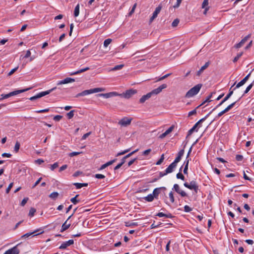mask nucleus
<instances>
[{
	"instance_id": "obj_1",
	"label": "nucleus",
	"mask_w": 254,
	"mask_h": 254,
	"mask_svg": "<svg viewBox=\"0 0 254 254\" xmlns=\"http://www.w3.org/2000/svg\"><path fill=\"white\" fill-rule=\"evenodd\" d=\"M105 90V89L104 88H95L89 90H85L83 91L78 93L76 96L75 97H78L80 96H86L90 94L94 93H97L99 92H102L104 91Z\"/></svg>"
},
{
	"instance_id": "obj_2",
	"label": "nucleus",
	"mask_w": 254,
	"mask_h": 254,
	"mask_svg": "<svg viewBox=\"0 0 254 254\" xmlns=\"http://www.w3.org/2000/svg\"><path fill=\"white\" fill-rule=\"evenodd\" d=\"M202 87L201 84H198L190 89L186 94V98H190L196 95Z\"/></svg>"
},
{
	"instance_id": "obj_3",
	"label": "nucleus",
	"mask_w": 254,
	"mask_h": 254,
	"mask_svg": "<svg viewBox=\"0 0 254 254\" xmlns=\"http://www.w3.org/2000/svg\"><path fill=\"white\" fill-rule=\"evenodd\" d=\"M30 89H31V88H28L24 89L15 90V91L11 92L8 94H2L1 95V98H0V101H1L5 99H7L11 96L16 95L18 94L24 92L25 91L29 90Z\"/></svg>"
},
{
	"instance_id": "obj_4",
	"label": "nucleus",
	"mask_w": 254,
	"mask_h": 254,
	"mask_svg": "<svg viewBox=\"0 0 254 254\" xmlns=\"http://www.w3.org/2000/svg\"><path fill=\"white\" fill-rule=\"evenodd\" d=\"M211 113L212 111L210 112L207 115L205 116V117L202 118L199 121H198L196 123H195L193 127L189 130L188 133V136L190 135L192 133V132L195 130L196 128L198 126V125L202 123L203 122H204Z\"/></svg>"
},
{
	"instance_id": "obj_5",
	"label": "nucleus",
	"mask_w": 254,
	"mask_h": 254,
	"mask_svg": "<svg viewBox=\"0 0 254 254\" xmlns=\"http://www.w3.org/2000/svg\"><path fill=\"white\" fill-rule=\"evenodd\" d=\"M236 82H235L234 84L230 87V89H229V93L226 96H225V98L221 101V102L219 104H218L216 107L215 108H214L211 111L212 112L214 111L216 108H217L218 107H219V106H221L225 102H226L227 100H228L230 98V97L232 96V95L233 94V92H234V89L233 90H232V88H233V87L235 85V84H236Z\"/></svg>"
},
{
	"instance_id": "obj_6",
	"label": "nucleus",
	"mask_w": 254,
	"mask_h": 254,
	"mask_svg": "<svg viewBox=\"0 0 254 254\" xmlns=\"http://www.w3.org/2000/svg\"><path fill=\"white\" fill-rule=\"evenodd\" d=\"M131 121L132 118H128L125 117L118 122V124L123 127H127L131 124Z\"/></svg>"
},
{
	"instance_id": "obj_7",
	"label": "nucleus",
	"mask_w": 254,
	"mask_h": 254,
	"mask_svg": "<svg viewBox=\"0 0 254 254\" xmlns=\"http://www.w3.org/2000/svg\"><path fill=\"white\" fill-rule=\"evenodd\" d=\"M21 243L17 244L16 246L6 251L4 254H19V250L17 248V246L20 245Z\"/></svg>"
},
{
	"instance_id": "obj_8",
	"label": "nucleus",
	"mask_w": 254,
	"mask_h": 254,
	"mask_svg": "<svg viewBox=\"0 0 254 254\" xmlns=\"http://www.w3.org/2000/svg\"><path fill=\"white\" fill-rule=\"evenodd\" d=\"M167 86L166 84H163L158 88L153 90L150 93H151V96L153 94L157 95L160 93L162 90L166 88H167Z\"/></svg>"
},
{
	"instance_id": "obj_9",
	"label": "nucleus",
	"mask_w": 254,
	"mask_h": 254,
	"mask_svg": "<svg viewBox=\"0 0 254 254\" xmlns=\"http://www.w3.org/2000/svg\"><path fill=\"white\" fill-rule=\"evenodd\" d=\"M167 86L166 84H163L158 88L153 90L150 93H151V96L153 94L157 95L160 93L162 90L166 88H167Z\"/></svg>"
},
{
	"instance_id": "obj_10",
	"label": "nucleus",
	"mask_w": 254,
	"mask_h": 254,
	"mask_svg": "<svg viewBox=\"0 0 254 254\" xmlns=\"http://www.w3.org/2000/svg\"><path fill=\"white\" fill-rule=\"evenodd\" d=\"M184 185L188 189L192 190V189H194L195 187H196L198 185L195 181L192 180L190 182V184L188 183H185Z\"/></svg>"
},
{
	"instance_id": "obj_11",
	"label": "nucleus",
	"mask_w": 254,
	"mask_h": 254,
	"mask_svg": "<svg viewBox=\"0 0 254 254\" xmlns=\"http://www.w3.org/2000/svg\"><path fill=\"white\" fill-rule=\"evenodd\" d=\"M173 189L182 196L185 197L187 196V193L183 190H181L178 184H175L173 187Z\"/></svg>"
},
{
	"instance_id": "obj_12",
	"label": "nucleus",
	"mask_w": 254,
	"mask_h": 254,
	"mask_svg": "<svg viewBox=\"0 0 254 254\" xmlns=\"http://www.w3.org/2000/svg\"><path fill=\"white\" fill-rule=\"evenodd\" d=\"M137 93V91L136 90L130 89L127 90L125 93H124L123 96L127 99L129 98L132 95L135 94Z\"/></svg>"
},
{
	"instance_id": "obj_13",
	"label": "nucleus",
	"mask_w": 254,
	"mask_h": 254,
	"mask_svg": "<svg viewBox=\"0 0 254 254\" xmlns=\"http://www.w3.org/2000/svg\"><path fill=\"white\" fill-rule=\"evenodd\" d=\"M251 72L249 73L244 78H243L240 82H239L236 85V87L234 88L235 90L236 88H239L240 87L243 85L249 79Z\"/></svg>"
},
{
	"instance_id": "obj_14",
	"label": "nucleus",
	"mask_w": 254,
	"mask_h": 254,
	"mask_svg": "<svg viewBox=\"0 0 254 254\" xmlns=\"http://www.w3.org/2000/svg\"><path fill=\"white\" fill-rule=\"evenodd\" d=\"M118 93L115 92H109L107 93H100L97 95L99 97H103L105 98H109L113 96L117 95Z\"/></svg>"
},
{
	"instance_id": "obj_15",
	"label": "nucleus",
	"mask_w": 254,
	"mask_h": 254,
	"mask_svg": "<svg viewBox=\"0 0 254 254\" xmlns=\"http://www.w3.org/2000/svg\"><path fill=\"white\" fill-rule=\"evenodd\" d=\"M74 241L73 240H69L67 242H64L59 247V249L64 250L68 246L73 244Z\"/></svg>"
},
{
	"instance_id": "obj_16",
	"label": "nucleus",
	"mask_w": 254,
	"mask_h": 254,
	"mask_svg": "<svg viewBox=\"0 0 254 254\" xmlns=\"http://www.w3.org/2000/svg\"><path fill=\"white\" fill-rule=\"evenodd\" d=\"M184 149L181 150L178 153L177 157L175 158L174 162L175 164H177L178 162H179L182 158V157L183 156L184 154Z\"/></svg>"
},
{
	"instance_id": "obj_17",
	"label": "nucleus",
	"mask_w": 254,
	"mask_h": 254,
	"mask_svg": "<svg viewBox=\"0 0 254 254\" xmlns=\"http://www.w3.org/2000/svg\"><path fill=\"white\" fill-rule=\"evenodd\" d=\"M73 215V214L70 215L68 219L65 221V222L62 225V229L61 230V232H63L64 231L66 230L67 229H68L70 226V224H67V221L68 219H70V218L71 217V216Z\"/></svg>"
},
{
	"instance_id": "obj_18",
	"label": "nucleus",
	"mask_w": 254,
	"mask_h": 254,
	"mask_svg": "<svg viewBox=\"0 0 254 254\" xmlns=\"http://www.w3.org/2000/svg\"><path fill=\"white\" fill-rule=\"evenodd\" d=\"M74 81H75V80L73 78H71L70 77H67V78H65L64 79L59 81L57 83V85H61V84H67V83H68L70 82H74Z\"/></svg>"
},
{
	"instance_id": "obj_19",
	"label": "nucleus",
	"mask_w": 254,
	"mask_h": 254,
	"mask_svg": "<svg viewBox=\"0 0 254 254\" xmlns=\"http://www.w3.org/2000/svg\"><path fill=\"white\" fill-rule=\"evenodd\" d=\"M177 164L174 162H172L165 170L166 173H171L173 172L174 169L176 167Z\"/></svg>"
},
{
	"instance_id": "obj_20",
	"label": "nucleus",
	"mask_w": 254,
	"mask_h": 254,
	"mask_svg": "<svg viewBox=\"0 0 254 254\" xmlns=\"http://www.w3.org/2000/svg\"><path fill=\"white\" fill-rule=\"evenodd\" d=\"M56 89V87H54L50 90H47L46 91L41 92L37 94L38 97L39 98L43 97L45 95H47L50 94L52 91L55 90Z\"/></svg>"
},
{
	"instance_id": "obj_21",
	"label": "nucleus",
	"mask_w": 254,
	"mask_h": 254,
	"mask_svg": "<svg viewBox=\"0 0 254 254\" xmlns=\"http://www.w3.org/2000/svg\"><path fill=\"white\" fill-rule=\"evenodd\" d=\"M56 89V87H54L50 90H47L46 91L41 92L37 94L38 97L39 98L43 97L45 95H47L50 94L52 91L55 90Z\"/></svg>"
},
{
	"instance_id": "obj_22",
	"label": "nucleus",
	"mask_w": 254,
	"mask_h": 254,
	"mask_svg": "<svg viewBox=\"0 0 254 254\" xmlns=\"http://www.w3.org/2000/svg\"><path fill=\"white\" fill-rule=\"evenodd\" d=\"M56 89V87H54L50 90H47L46 91L41 92L37 94L38 97L39 98L43 97L45 95H47L50 94L52 91L55 90Z\"/></svg>"
},
{
	"instance_id": "obj_23",
	"label": "nucleus",
	"mask_w": 254,
	"mask_h": 254,
	"mask_svg": "<svg viewBox=\"0 0 254 254\" xmlns=\"http://www.w3.org/2000/svg\"><path fill=\"white\" fill-rule=\"evenodd\" d=\"M151 97V93H148L146 95H144L142 96V97L139 99V102L140 103H143L145 101L148 99H149Z\"/></svg>"
},
{
	"instance_id": "obj_24",
	"label": "nucleus",
	"mask_w": 254,
	"mask_h": 254,
	"mask_svg": "<svg viewBox=\"0 0 254 254\" xmlns=\"http://www.w3.org/2000/svg\"><path fill=\"white\" fill-rule=\"evenodd\" d=\"M37 231H38L37 230H35V231H34L33 232H29V233H26L25 234L22 235L21 237V239H28L30 236L33 237L32 236L34 234L37 233Z\"/></svg>"
},
{
	"instance_id": "obj_25",
	"label": "nucleus",
	"mask_w": 254,
	"mask_h": 254,
	"mask_svg": "<svg viewBox=\"0 0 254 254\" xmlns=\"http://www.w3.org/2000/svg\"><path fill=\"white\" fill-rule=\"evenodd\" d=\"M209 65V62H206L205 64L202 66L200 69L197 72L196 75L199 76L203 71Z\"/></svg>"
},
{
	"instance_id": "obj_26",
	"label": "nucleus",
	"mask_w": 254,
	"mask_h": 254,
	"mask_svg": "<svg viewBox=\"0 0 254 254\" xmlns=\"http://www.w3.org/2000/svg\"><path fill=\"white\" fill-rule=\"evenodd\" d=\"M89 69V67H86L84 68H82V69H81L80 70H78L76 71H75V72H71L69 73V75H76V74H79L81 72H84V71H86L88 70Z\"/></svg>"
},
{
	"instance_id": "obj_27",
	"label": "nucleus",
	"mask_w": 254,
	"mask_h": 254,
	"mask_svg": "<svg viewBox=\"0 0 254 254\" xmlns=\"http://www.w3.org/2000/svg\"><path fill=\"white\" fill-rule=\"evenodd\" d=\"M161 8H162V6L161 5H159L158 6H157L156 8L155 11L153 12V15L156 17L157 16L158 14L160 12Z\"/></svg>"
},
{
	"instance_id": "obj_28",
	"label": "nucleus",
	"mask_w": 254,
	"mask_h": 254,
	"mask_svg": "<svg viewBox=\"0 0 254 254\" xmlns=\"http://www.w3.org/2000/svg\"><path fill=\"white\" fill-rule=\"evenodd\" d=\"M160 193V189L159 188H156L153 190V195L154 197V198H157L159 194Z\"/></svg>"
},
{
	"instance_id": "obj_29",
	"label": "nucleus",
	"mask_w": 254,
	"mask_h": 254,
	"mask_svg": "<svg viewBox=\"0 0 254 254\" xmlns=\"http://www.w3.org/2000/svg\"><path fill=\"white\" fill-rule=\"evenodd\" d=\"M154 197L153 196L152 194H150L148 195L147 196L145 197L144 199L148 202H151L153 200Z\"/></svg>"
},
{
	"instance_id": "obj_30",
	"label": "nucleus",
	"mask_w": 254,
	"mask_h": 254,
	"mask_svg": "<svg viewBox=\"0 0 254 254\" xmlns=\"http://www.w3.org/2000/svg\"><path fill=\"white\" fill-rule=\"evenodd\" d=\"M79 13V5L78 4L75 7L74 11V15L75 17L78 16Z\"/></svg>"
},
{
	"instance_id": "obj_31",
	"label": "nucleus",
	"mask_w": 254,
	"mask_h": 254,
	"mask_svg": "<svg viewBox=\"0 0 254 254\" xmlns=\"http://www.w3.org/2000/svg\"><path fill=\"white\" fill-rule=\"evenodd\" d=\"M124 66V64H121L115 65L113 68L111 69V70L115 71L121 69Z\"/></svg>"
},
{
	"instance_id": "obj_32",
	"label": "nucleus",
	"mask_w": 254,
	"mask_h": 254,
	"mask_svg": "<svg viewBox=\"0 0 254 254\" xmlns=\"http://www.w3.org/2000/svg\"><path fill=\"white\" fill-rule=\"evenodd\" d=\"M59 195L58 192H53L50 194L49 197L52 199H56L58 197Z\"/></svg>"
},
{
	"instance_id": "obj_33",
	"label": "nucleus",
	"mask_w": 254,
	"mask_h": 254,
	"mask_svg": "<svg viewBox=\"0 0 254 254\" xmlns=\"http://www.w3.org/2000/svg\"><path fill=\"white\" fill-rule=\"evenodd\" d=\"M254 80L253 81V82L250 84L247 87V88L246 89L245 92H244V93L243 95L245 94H247V93H248V92L251 89V88L253 87V86H254Z\"/></svg>"
},
{
	"instance_id": "obj_34",
	"label": "nucleus",
	"mask_w": 254,
	"mask_h": 254,
	"mask_svg": "<svg viewBox=\"0 0 254 254\" xmlns=\"http://www.w3.org/2000/svg\"><path fill=\"white\" fill-rule=\"evenodd\" d=\"M79 196L78 194H76L74 197L71 198L70 201L73 203L74 204H77L79 200L77 199V198Z\"/></svg>"
},
{
	"instance_id": "obj_35",
	"label": "nucleus",
	"mask_w": 254,
	"mask_h": 254,
	"mask_svg": "<svg viewBox=\"0 0 254 254\" xmlns=\"http://www.w3.org/2000/svg\"><path fill=\"white\" fill-rule=\"evenodd\" d=\"M138 224L136 222H125V225L127 227H130L133 226H137Z\"/></svg>"
},
{
	"instance_id": "obj_36",
	"label": "nucleus",
	"mask_w": 254,
	"mask_h": 254,
	"mask_svg": "<svg viewBox=\"0 0 254 254\" xmlns=\"http://www.w3.org/2000/svg\"><path fill=\"white\" fill-rule=\"evenodd\" d=\"M236 103V102H234L229 105L227 107H226L224 110H225V112H228L230 110H231L232 108H233Z\"/></svg>"
},
{
	"instance_id": "obj_37",
	"label": "nucleus",
	"mask_w": 254,
	"mask_h": 254,
	"mask_svg": "<svg viewBox=\"0 0 254 254\" xmlns=\"http://www.w3.org/2000/svg\"><path fill=\"white\" fill-rule=\"evenodd\" d=\"M75 110H71L68 113H67L66 116L68 119H71L74 116V112Z\"/></svg>"
},
{
	"instance_id": "obj_38",
	"label": "nucleus",
	"mask_w": 254,
	"mask_h": 254,
	"mask_svg": "<svg viewBox=\"0 0 254 254\" xmlns=\"http://www.w3.org/2000/svg\"><path fill=\"white\" fill-rule=\"evenodd\" d=\"M36 230H37L38 231H37V233H36L35 234H34L32 237H34V236H38L39 235H40V234H42L43 233H44V231L43 230V229L42 228H39V229H36Z\"/></svg>"
},
{
	"instance_id": "obj_39",
	"label": "nucleus",
	"mask_w": 254,
	"mask_h": 254,
	"mask_svg": "<svg viewBox=\"0 0 254 254\" xmlns=\"http://www.w3.org/2000/svg\"><path fill=\"white\" fill-rule=\"evenodd\" d=\"M179 22H180V20L179 19L176 18V19H174V21H173V22L172 23V26L173 27H176L177 26H178Z\"/></svg>"
},
{
	"instance_id": "obj_40",
	"label": "nucleus",
	"mask_w": 254,
	"mask_h": 254,
	"mask_svg": "<svg viewBox=\"0 0 254 254\" xmlns=\"http://www.w3.org/2000/svg\"><path fill=\"white\" fill-rule=\"evenodd\" d=\"M164 155L163 154L160 158L158 160V161L156 162V164L157 165H160L164 161Z\"/></svg>"
},
{
	"instance_id": "obj_41",
	"label": "nucleus",
	"mask_w": 254,
	"mask_h": 254,
	"mask_svg": "<svg viewBox=\"0 0 254 254\" xmlns=\"http://www.w3.org/2000/svg\"><path fill=\"white\" fill-rule=\"evenodd\" d=\"M36 209L33 208V207H32L30 208V210H29V216L32 217V216H33L35 213L36 212Z\"/></svg>"
},
{
	"instance_id": "obj_42",
	"label": "nucleus",
	"mask_w": 254,
	"mask_h": 254,
	"mask_svg": "<svg viewBox=\"0 0 254 254\" xmlns=\"http://www.w3.org/2000/svg\"><path fill=\"white\" fill-rule=\"evenodd\" d=\"M112 42V39H106L104 42V46L105 47H107Z\"/></svg>"
},
{
	"instance_id": "obj_43",
	"label": "nucleus",
	"mask_w": 254,
	"mask_h": 254,
	"mask_svg": "<svg viewBox=\"0 0 254 254\" xmlns=\"http://www.w3.org/2000/svg\"><path fill=\"white\" fill-rule=\"evenodd\" d=\"M20 143L18 141H16V143L15 144V146H14V151L16 152H17L18 151L19 148H20Z\"/></svg>"
},
{
	"instance_id": "obj_44",
	"label": "nucleus",
	"mask_w": 254,
	"mask_h": 254,
	"mask_svg": "<svg viewBox=\"0 0 254 254\" xmlns=\"http://www.w3.org/2000/svg\"><path fill=\"white\" fill-rule=\"evenodd\" d=\"M174 127H175V126L172 125L168 129H167L165 132L166 133V134H169L170 133H171L173 131Z\"/></svg>"
},
{
	"instance_id": "obj_45",
	"label": "nucleus",
	"mask_w": 254,
	"mask_h": 254,
	"mask_svg": "<svg viewBox=\"0 0 254 254\" xmlns=\"http://www.w3.org/2000/svg\"><path fill=\"white\" fill-rule=\"evenodd\" d=\"M176 177L177 179H179L183 181L185 180V177L181 172H179L177 174Z\"/></svg>"
},
{
	"instance_id": "obj_46",
	"label": "nucleus",
	"mask_w": 254,
	"mask_h": 254,
	"mask_svg": "<svg viewBox=\"0 0 254 254\" xmlns=\"http://www.w3.org/2000/svg\"><path fill=\"white\" fill-rule=\"evenodd\" d=\"M243 55V52H241V53H239L237 55V56L236 57H235L234 58V59H233V61L234 63H236V62L238 61V60L239 59V58L242 56Z\"/></svg>"
},
{
	"instance_id": "obj_47",
	"label": "nucleus",
	"mask_w": 254,
	"mask_h": 254,
	"mask_svg": "<svg viewBox=\"0 0 254 254\" xmlns=\"http://www.w3.org/2000/svg\"><path fill=\"white\" fill-rule=\"evenodd\" d=\"M172 73H170L165 74V75L163 76L162 77H160L156 81H159L162 80L166 78L168 76H169Z\"/></svg>"
},
{
	"instance_id": "obj_48",
	"label": "nucleus",
	"mask_w": 254,
	"mask_h": 254,
	"mask_svg": "<svg viewBox=\"0 0 254 254\" xmlns=\"http://www.w3.org/2000/svg\"><path fill=\"white\" fill-rule=\"evenodd\" d=\"M136 5H137L136 3L134 4V5H133L131 10L129 12V15H132L134 13L135 9L136 7Z\"/></svg>"
},
{
	"instance_id": "obj_49",
	"label": "nucleus",
	"mask_w": 254,
	"mask_h": 254,
	"mask_svg": "<svg viewBox=\"0 0 254 254\" xmlns=\"http://www.w3.org/2000/svg\"><path fill=\"white\" fill-rule=\"evenodd\" d=\"M59 166V164L58 162H56L53 165H51V170L53 171L55 169L58 168Z\"/></svg>"
},
{
	"instance_id": "obj_50",
	"label": "nucleus",
	"mask_w": 254,
	"mask_h": 254,
	"mask_svg": "<svg viewBox=\"0 0 254 254\" xmlns=\"http://www.w3.org/2000/svg\"><path fill=\"white\" fill-rule=\"evenodd\" d=\"M208 5V0H204L202 3V8H204Z\"/></svg>"
},
{
	"instance_id": "obj_51",
	"label": "nucleus",
	"mask_w": 254,
	"mask_h": 254,
	"mask_svg": "<svg viewBox=\"0 0 254 254\" xmlns=\"http://www.w3.org/2000/svg\"><path fill=\"white\" fill-rule=\"evenodd\" d=\"M169 197H170L171 201L172 203H173L174 202V201H175V199H174V195H173V192L171 191L169 193Z\"/></svg>"
},
{
	"instance_id": "obj_52",
	"label": "nucleus",
	"mask_w": 254,
	"mask_h": 254,
	"mask_svg": "<svg viewBox=\"0 0 254 254\" xmlns=\"http://www.w3.org/2000/svg\"><path fill=\"white\" fill-rule=\"evenodd\" d=\"M18 68V66L15 67L12 69L7 74L8 76H11L13 73H14Z\"/></svg>"
},
{
	"instance_id": "obj_53",
	"label": "nucleus",
	"mask_w": 254,
	"mask_h": 254,
	"mask_svg": "<svg viewBox=\"0 0 254 254\" xmlns=\"http://www.w3.org/2000/svg\"><path fill=\"white\" fill-rule=\"evenodd\" d=\"M129 150H130V149H126L122 152H119L117 154L116 156H120L122 155H124V154H126V153L128 152V151H129Z\"/></svg>"
},
{
	"instance_id": "obj_54",
	"label": "nucleus",
	"mask_w": 254,
	"mask_h": 254,
	"mask_svg": "<svg viewBox=\"0 0 254 254\" xmlns=\"http://www.w3.org/2000/svg\"><path fill=\"white\" fill-rule=\"evenodd\" d=\"M192 210V209L188 205L184 206V211L186 212H189Z\"/></svg>"
},
{
	"instance_id": "obj_55",
	"label": "nucleus",
	"mask_w": 254,
	"mask_h": 254,
	"mask_svg": "<svg viewBox=\"0 0 254 254\" xmlns=\"http://www.w3.org/2000/svg\"><path fill=\"white\" fill-rule=\"evenodd\" d=\"M28 200V197H25L21 202L20 205L22 206H24L25 205V204L27 203Z\"/></svg>"
},
{
	"instance_id": "obj_56",
	"label": "nucleus",
	"mask_w": 254,
	"mask_h": 254,
	"mask_svg": "<svg viewBox=\"0 0 254 254\" xmlns=\"http://www.w3.org/2000/svg\"><path fill=\"white\" fill-rule=\"evenodd\" d=\"M196 109H196V108H195V109H194L193 110H192V111H191L189 113V114H188V116H189V117H190V116H192V115H196Z\"/></svg>"
},
{
	"instance_id": "obj_57",
	"label": "nucleus",
	"mask_w": 254,
	"mask_h": 254,
	"mask_svg": "<svg viewBox=\"0 0 254 254\" xmlns=\"http://www.w3.org/2000/svg\"><path fill=\"white\" fill-rule=\"evenodd\" d=\"M63 118V116H61V115H56L54 117V120L55 121H59L60 120H61Z\"/></svg>"
},
{
	"instance_id": "obj_58",
	"label": "nucleus",
	"mask_w": 254,
	"mask_h": 254,
	"mask_svg": "<svg viewBox=\"0 0 254 254\" xmlns=\"http://www.w3.org/2000/svg\"><path fill=\"white\" fill-rule=\"evenodd\" d=\"M189 161H190V159H187L186 158V160L184 162V164H185V169H188V166H189Z\"/></svg>"
},
{
	"instance_id": "obj_59",
	"label": "nucleus",
	"mask_w": 254,
	"mask_h": 254,
	"mask_svg": "<svg viewBox=\"0 0 254 254\" xmlns=\"http://www.w3.org/2000/svg\"><path fill=\"white\" fill-rule=\"evenodd\" d=\"M213 94V93H211L209 95H208L206 99L205 100V102H211L212 100H210L211 98L212 97V94Z\"/></svg>"
},
{
	"instance_id": "obj_60",
	"label": "nucleus",
	"mask_w": 254,
	"mask_h": 254,
	"mask_svg": "<svg viewBox=\"0 0 254 254\" xmlns=\"http://www.w3.org/2000/svg\"><path fill=\"white\" fill-rule=\"evenodd\" d=\"M151 151V149H148L143 152L142 155H144V156H146V155H148L149 153H150Z\"/></svg>"
},
{
	"instance_id": "obj_61",
	"label": "nucleus",
	"mask_w": 254,
	"mask_h": 254,
	"mask_svg": "<svg viewBox=\"0 0 254 254\" xmlns=\"http://www.w3.org/2000/svg\"><path fill=\"white\" fill-rule=\"evenodd\" d=\"M13 185V183H10L8 187H7V188L6 190V193H9V192L10 189H11V188L12 187Z\"/></svg>"
},
{
	"instance_id": "obj_62",
	"label": "nucleus",
	"mask_w": 254,
	"mask_h": 254,
	"mask_svg": "<svg viewBox=\"0 0 254 254\" xmlns=\"http://www.w3.org/2000/svg\"><path fill=\"white\" fill-rule=\"evenodd\" d=\"M95 177L97 179H104L105 177L102 174H97L95 175Z\"/></svg>"
},
{
	"instance_id": "obj_63",
	"label": "nucleus",
	"mask_w": 254,
	"mask_h": 254,
	"mask_svg": "<svg viewBox=\"0 0 254 254\" xmlns=\"http://www.w3.org/2000/svg\"><path fill=\"white\" fill-rule=\"evenodd\" d=\"M243 156L241 155H237L236 156V159L238 161H241L243 160Z\"/></svg>"
},
{
	"instance_id": "obj_64",
	"label": "nucleus",
	"mask_w": 254,
	"mask_h": 254,
	"mask_svg": "<svg viewBox=\"0 0 254 254\" xmlns=\"http://www.w3.org/2000/svg\"><path fill=\"white\" fill-rule=\"evenodd\" d=\"M73 185L75 186L77 189H80L82 187L81 183H75L73 184Z\"/></svg>"
}]
</instances>
